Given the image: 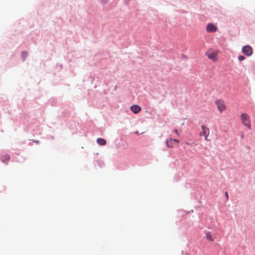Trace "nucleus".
I'll return each instance as SVG.
<instances>
[{
	"instance_id": "7ed1b4c3",
	"label": "nucleus",
	"mask_w": 255,
	"mask_h": 255,
	"mask_svg": "<svg viewBox=\"0 0 255 255\" xmlns=\"http://www.w3.org/2000/svg\"><path fill=\"white\" fill-rule=\"evenodd\" d=\"M215 103L220 112H222L226 109V107L223 101L217 100L215 101Z\"/></svg>"
},
{
	"instance_id": "9d476101",
	"label": "nucleus",
	"mask_w": 255,
	"mask_h": 255,
	"mask_svg": "<svg viewBox=\"0 0 255 255\" xmlns=\"http://www.w3.org/2000/svg\"><path fill=\"white\" fill-rule=\"evenodd\" d=\"M206 239L208 241H209L210 242H213V238L212 237V236H211L210 233H209V232L207 233L206 235Z\"/></svg>"
},
{
	"instance_id": "f03ea898",
	"label": "nucleus",
	"mask_w": 255,
	"mask_h": 255,
	"mask_svg": "<svg viewBox=\"0 0 255 255\" xmlns=\"http://www.w3.org/2000/svg\"><path fill=\"white\" fill-rule=\"evenodd\" d=\"M218 54V51L217 50H208L206 53V55L208 57L209 59L215 62L217 60V55Z\"/></svg>"
},
{
	"instance_id": "f8f14e48",
	"label": "nucleus",
	"mask_w": 255,
	"mask_h": 255,
	"mask_svg": "<svg viewBox=\"0 0 255 255\" xmlns=\"http://www.w3.org/2000/svg\"><path fill=\"white\" fill-rule=\"evenodd\" d=\"M245 59V57L244 56H241H241H239V57H238V59L240 61L244 60Z\"/></svg>"
},
{
	"instance_id": "dca6fc26",
	"label": "nucleus",
	"mask_w": 255,
	"mask_h": 255,
	"mask_svg": "<svg viewBox=\"0 0 255 255\" xmlns=\"http://www.w3.org/2000/svg\"><path fill=\"white\" fill-rule=\"evenodd\" d=\"M208 135H206V136H205V139L206 140H208Z\"/></svg>"
},
{
	"instance_id": "9b49d317",
	"label": "nucleus",
	"mask_w": 255,
	"mask_h": 255,
	"mask_svg": "<svg viewBox=\"0 0 255 255\" xmlns=\"http://www.w3.org/2000/svg\"><path fill=\"white\" fill-rule=\"evenodd\" d=\"M21 55H22V57H23V58L24 60L27 55V52L23 51L22 52Z\"/></svg>"
},
{
	"instance_id": "6ab92c4d",
	"label": "nucleus",
	"mask_w": 255,
	"mask_h": 255,
	"mask_svg": "<svg viewBox=\"0 0 255 255\" xmlns=\"http://www.w3.org/2000/svg\"><path fill=\"white\" fill-rule=\"evenodd\" d=\"M104 1H105V3L107 2V0H104Z\"/></svg>"
},
{
	"instance_id": "a211bd4d",
	"label": "nucleus",
	"mask_w": 255,
	"mask_h": 255,
	"mask_svg": "<svg viewBox=\"0 0 255 255\" xmlns=\"http://www.w3.org/2000/svg\"><path fill=\"white\" fill-rule=\"evenodd\" d=\"M185 143H186V144H187V145H190V144L189 143H188V142H185Z\"/></svg>"
},
{
	"instance_id": "20e7f679",
	"label": "nucleus",
	"mask_w": 255,
	"mask_h": 255,
	"mask_svg": "<svg viewBox=\"0 0 255 255\" xmlns=\"http://www.w3.org/2000/svg\"><path fill=\"white\" fill-rule=\"evenodd\" d=\"M242 52L248 56H251L253 53V48L249 45H246L243 47Z\"/></svg>"
},
{
	"instance_id": "4468645a",
	"label": "nucleus",
	"mask_w": 255,
	"mask_h": 255,
	"mask_svg": "<svg viewBox=\"0 0 255 255\" xmlns=\"http://www.w3.org/2000/svg\"><path fill=\"white\" fill-rule=\"evenodd\" d=\"M225 195H226V197L227 198V199L228 200V198H229V195H228V194L227 192H225Z\"/></svg>"
},
{
	"instance_id": "6e6552de",
	"label": "nucleus",
	"mask_w": 255,
	"mask_h": 255,
	"mask_svg": "<svg viewBox=\"0 0 255 255\" xmlns=\"http://www.w3.org/2000/svg\"><path fill=\"white\" fill-rule=\"evenodd\" d=\"M166 144L167 147L173 148L174 147L173 139L169 138L166 140Z\"/></svg>"
},
{
	"instance_id": "423d86ee",
	"label": "nucleus",
	"mask_w": 255,
	"mask_h": 255,
	"mask_svg": "<svg viewBox=\"0 0 255 255\" xmlns=\"http://www.w3.org/2000/svg\"><path fill=\"white\" fill-rule=\"evenodd\" d=\"M130 110L134 113V114H137L141 110V108L136 105H132L130 108Z\"/></svg>"
},
{
	"instance_id": "f257e3e1",
	"label": "nucleus",
	"mask_w": 255,
	"mask_h": 255,
	"mask_svg": "<svg viewBox=\"0 0 255 255\" xmlns=\"http://www.w3.org/2000/svg\"><path fill=\"white\" fill-rule=\"evenodd\" d=\"M241 120L242 124L247 127L249 129L251 128V121L250 118L248 115L246 113H244L241 115Z\"/></svg>"
},
{
	"instance_id": "412c9836",
	"label": "nucleus",
	"mask_w": 255,
	"mask_h": 255,
	"mask_svg": "<svg viewBox=\"0 0 255 255\" xmlns=\"http://www.w3.org/2000/svg\"><path fill=\"white\" fill-rule=\"evenodd\" d=\"M35 142H36V143H38L39 142V141H35Z\"/></svg>"
},
{
	"instance_id": "0eeeda50",
	"label": "nucleus",
	"mask_w": 255,
	"mask_h": 255,
	"mask_svg": "<svg viewBox=\"0 0 255 255\" xmlns=\"http://www.w3.org/2000/svg\"><path fill=\"white\" fill-rule=\"evenodd\" d=\"M202 128L203 129L202 132L200 133V135H203L204 136H206V135H209V129L208 128H206L204 126H202Z\"/></svg>"
},
{
	"instance_id": "f3484780",
	"label": "nucleus",
	"mask_w": 255,
	"mask_h": 255,
	"mask_svg": "<svg viewBox=\"0 0 255 255\" xmlns=\"http://www.w3.org/2000/svg\"><path fill=\"white\" fill-rule=\"evenodd\" d=\"M10 157L9 156H7V160H8L9 159Z\"/></svg>"
},
{
	"instance_id": "39448f33",
	"label": "nucleus",
	"mask_w": 255,
	"mask_h": 255,
	"mask_svg": "<svg viewBox=\"0 0 255 255\" xmlns=\"http://www.w3.org/2000/svg\"><path fill=\"white\" fill-rule=\"evenodd\" d=\"M217 27L212 23L208 24L206 27V30L208 32H214L217 31Z\"/></svg>"
},
{
	"instance_id": "ddd939ff",
	"label": "nucleus",
	"mask_w": 255,
	"mask_h": 255,
	"mask_svg": "<svg viewBox=\"0 0 255 255\" xmlns=\"http://www.w3.org/2000/svg\"><path fill=\"white\" fill-rule=\"evenodd\" d=\"M174 131L178 135H179V134L178 133V130L177 129H175L174 130Z\"/></svg>"
},
{
	"instance_id": "1a4fd4ad",
	"label": "nucleus",
	"mask_w": 255,
	"mask_h": 255,
	"mask_svg": "<svg viewBox=\"0 0 255 255\" xmlns=\"http://www.w3.org/2000/svg\"><path fill=\"white\" fill-rule=\"evenodd\" d=\"M97 142L99 144L101 145H105L107 142L106 140L105 139H104V138H98L97 139Z\"/></svg>"
},
{
	"instance_id": "2eb2a0df",
	"label": "nucleus",
	"mask_w": 255,
	"mask_h": 255,
	"mask_svg": "<svg viewBox=\"0 0 255 255\" xmlns=\"http://www.w3.org/2000/svg\"><path fill=\"white\" fill-rule=\"evenodd\" d=\"M173 141L176 142V143H178L179 142V140L176 139H173Z\"/></svg>"
},
{
	"instance_id": "aec40b11",
	"label": "nucleus",
	"mask_w": 255,
	"mask_h": 255,
	"mask_svg": "<svg viewBox=\"0 0 255 255\" xmlns=\"http://www.w3.org/2000/svg\"><path fill=\"white\" fill-rule=\"evenodd\" d=\"M104 1H105V3L107 2V0H104Z\"/></svg>"
}]
</instances>
